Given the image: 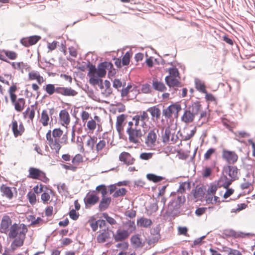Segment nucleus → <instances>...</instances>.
<instances>
[{"mask_svg": "<svg viewBox=\"0 0 255 255\" xmlns=\"http://www.w3.org/2000/svg\"><path fill=\"white\" fill-rule=\"evenodd\" d=\"M124 227H126V230H128L130 234L134 232L136 230V226L134 221L128 220L124 223Z\"/></svg>", "mask_w": 255, "mask_h": 255, "instance_id": "obj_45", "label": "nucleus"}, {"mask_svg": "<svg viewBox=\"0 0 255 255\" xmlns=\"http://www.w3.org/2000/svg\"><path fill=\"white\" fill-rule=\"evenodd\" d=\"M114 235V232L108 227L100 229L97 233L96 240L99 244L104 243L109 241Z\"/></svg>", "mask_w": 255, "mask_h": 255, "instance_id": "obj_8", "label": "nucleus"}, {"mask_svg": "<svg viewBox=\"0 0 255 255\" xmlns=\"http://www.w3.org/2000/svg\"><path fill=\"white\" fill-rule=\"evenodd\" d=\"M218 187L219 186H218L217 184H216V183H211L207 190L208 194L212 195H214L216 193Z\"/></svg>", "mask_w": 255, "mask_h": 255, "instance_id": "obj_56", "label": "nucleus"}, {"mask_svg": "<svg viewBox=\"0 0 255 255\" xmlns=\"http://www.w3.org/2000/svg\"><path fill=\"white\" fill-rule=\"evenodd\" d=\"M141 91L144 94H149L151 92V88L150 85L145 84L142 85L141 88Z\"/></svg>", "mask_w": 255, "mask_h": 255, "instance_id": "obj_62", "label": "nucleus"}, {"mask_svg": "<svg viewBox=\"0 0 255 255\" xmlns=\"http://www.w3.org/2000/svg\"><path fill=\"white\" fill-rule=\"evenodd\" d=\"M153 153L152 152H142L139 155V158L144 160H148L152 158Z\"/></svg>", "mask_w": 255, "mask_h": 255, "instance_id": "obj_61", "label": "nucleus"}, {"mask_svg": "<svg viewBox=\"0 0 255 255\" xmlns=\"http://www.w3.org/2000/svg\"><path fill=\"white\" fill-rule=\"evenodd\" d=\"M233 181L226 176H222L218 181L217 184L219 187L228 188L232 183Z\"/></svg>", "mask_w": 255, "mask_h": 255, "instance_id": "obj_34", "label": "nucleus"}, {"mask_svg": "<svg viewBox=\"0 0 255 255\" xmlns=\"http://www.w3.org/2000/svg\"><path fill=\"white\" fill-rule=\"evenodd\" d=\"M130 232L125 229H118L115 234L113 235L116 242H122L128 239L129 236Z\"/></svg>", "mask_w": 255, "mask_h": 255, "instance_id": "obj_24", "label": "nucleus"}, {"mask_svg": "<svg viewBox=\"0 0 255 255\" xmlns=\"http://www.w3.org/2000/svg\"><path fill=\"white\" fill-rule=\"evenodd\" d=\"M146 112L150 113L151 117L156 119H159L160 117L161 111L158 106H154L149 108Z\"/></svg>", "mask_w": 255, "mask_h": 255, "instance_id": "obj_39", "label": "nucleus"}, {"mask_svg": "<svg viewBox=\"0 0 255 255\" xmlns=\"http://www.w3.org/2000/svg\"><path fill=\"white\" fill-rule=\"evenodd\" d=\"M28 178L39 180L44 183L49 181V179L47 177L46 173L39 168L30 167L28 169Z\"/></svg>", "mask_w": 255, "mask_h": 255, "instance_id": "obj_6", "label": "nucleus"}, {"mask_svg": "<svg viewBox=\"0 0 255 255\" xmlns=\"http://www.w3.org/2000/svg\"><path fill=\"white\" fill-rule=\"evenodd\" d=\"M83 162V157L81 154L78 153L76 154L72 159V164H62V167L67 170L75 172L78 166Z\"/></svg>", "mask_w": 255, "mask_h": 255, "instance_id": "obj_11", "label": "nucleus"}, {"mask_svg": "<svg viewBox=\"0 0 255 255\" xmlns=\"http://www.w3.org/2000/svg\"><path fill=\"white\" fill-rule=\"evenodd\" d=\"M181 105L178 103H174L164 109L162 111L163 115L166 118H170L173 115L175 118L178 117L179 113L181 111Z\"/></svg>", "mask_w": 255, "mask_h": 255, "instance_id": "obj_10", "label": "nucleus"}, {"mask_svg": "<svg viewBox=\"0 0 255 255\" xmlns=\"http://www.w3.org/2000/svg\"><path fill=\"white\" fill-rule=\"evenodd\" d=\"M127 191L125 188H121L119 189H117L116 192L113 194L114 197H118L119 196H123L126 195Z\"/></svg>", "mask_w": 255, "mask_h": 255, "instance_id": "obj_60", "label": "nucleus"}, {"mask_svg": "<svg viewBox=\"0 0 255 255\" xmlns=\"http://www.w3.org/2000/svg\"><path fill=\"white\" fill-rule=\"evenodd\" d=\"M254 178L250 176L247 175L243 179V181L240 185V187L242 190L249 189L248 194H249L254 189Z\"/></svg>", "mask_w": 255, "mask_h": 255, "instance_id": "obj_20", "label": "nucleus"}, {"mask_svg": "<svg viewBox=\"0 0 255 255\" xmlns=\"http://www.w3.org/2000/svg\"><path fill=\"white\" fill-rule=\"evenodd\" d=\"M216 152V149L215 148H209L204 154V158L205 160H209L211 156L215 154Z\"/></svg>", "mask_w": 255, "mask_h": 255, "instance_id": "obj_55", "label": "nucleus"}, {"mask_svg": "<svg viewBox=\"0 0 255 255\" xmlns=\"http://www.w3.org/2000/svg\"><path fill=\"white\" fill-rule=\"evenodd\" d=\"M11 65L13 68L20 71L23 73V69L26 66V64L23 62H12Z\"/></svg>", "mask_w": 255, "mask_h": 255, "instance_id": "obj_46", "label": "nucleus"}, {"mask_svg": "<svg viewBox=\"0 0 255 255\" xmlns=\"http://www.w3.org/2000/svg\"><path fill=\"white\" fill-rule=\"evenodd\" d=\"M195 87L196 89L200 92L206 93L207 90L206 89V86L204 83L201 81L198 80L196 81Z\"/></svg>", "mask_w": 255, "mask_h": 255, "instance_id": "obj_52", "label": "nucleus"}, {"mask_svg": "<svg viewBox=\"0 0 255 255\" xmlns=\"http://www.w3.org/2000/svg\"><path fill=\"white\" fill-rule=\"evenodd\" d=\"M99 200V197L94 193H88L85 197L84 201L86 206H91L96 204Z\"/></svg>", "mask_w": 255, "mask_h": 255, "instance_id": "obj_26", "label": "nucleus"}, {"mask_svg": "<svg viewBox=\"0 0 255 255\" xmlns=\"http://www.w3.org/2000/svg\"><path fill=\"white\" fill-rule=\"evenodd\" d=\"M119 160L128 165H132L135 162V159L127 152H122L119 155Z\"/></svg>", "mask_w": 255, "mask_h": 255, "instance_id": "obj_29", "label": "nucleus"}, {"mask_svg": "<svg viewBox=\"0 0 255 255\" xmlns=\"http://www.w3.org/2000/svg\"><path fill=\"white\" fill-rule=\"evenodd\" d=\"M223 171L230 177L233 181L238 178L239 169L236 166L228 165L223 168Z\"/></svg>", "mask_w": 255, "mask_h": 255, "instance_id": "obj_17", "label": "nucleus"}, {"mask_svg": "<svg viewBox=\"0 0 255 255\" xmlns=\"http://www.w3.org/2000/svg\"><path fill=\"white\" fill-rule=\"evenodd\" d=\"M0 191L2 196L5 197L6 198L10 200L13 197V193L12 188L6 185L2 184L0 187Z\"/></svg>", "mask_w": 255, "mask_h": 255, "instance_id": "obj_32", "label": "nucleus"}, {"mask_svg": "<svg viewBox=\"0 0 255 255\" xmlns=\"http://www.w3.org/2000/svg\"><path fill=\"white\" fill-rule=\"evenodd\" d=\"M37 108L36 103L28 107L25 111L22 113L23 119L27 120L28 122H32L35 117V111Z\"/></svg>", "mask_w": 255, "mask_h": 255, "instance_id": "obj_16", "label": "nucleus"}, {"mask_svg": "<svg viewBox=\"0 0 255 255\" xmlns=\"http://www.w3.org/2000/svg\"><path fill=\"white\" fill-rule=\"evenodd\" d=\"M131 92H136V88L132 89V86L130 85L128 86L126 88L122 90L121 95L123 97H130V93Z\"/></svg>", "mask_w": 255, "mask_h": 255, "instance_id": "obj_44", "label": "nucleus"}, {"mask_svg": "<svg viewBox=\"0 0 255 255\" xmlns=\"http://www.w3.org/2000/svg\"><path fill=\"white\" fill-rule=\"evenodd\" d=\"M54 110L44 109L41 112L39 117V122L43 127H46L48 125L50 121V116H52Z\"/></svg>", "mask_w": 255, "mask_h": 255, "instance_id": "obj_15", "label": "nucleus"}, {"mask_svg": "<svg viewBox=\"0 0 255 255\" xmlns=\"http://www.w3.org/2000/svg\"><path fill=\"white\" fill-rule=\"evenodd\" d=\"M111 201V200L110 198L103 197L99 205V210L102 211L107 209L108 208Z\"/></svg>", "mask_w": 255, "mask_h": 255, "instance_id": "obj_41", "label": "nucleus"}, {"mask_svg": "<svg viewBox=\"0 0 255 255\" xmlns=\"http://www.w3.org/2000/svg\"><path fill=\"white\" fill-rule=\"evenodd\" d=\"M12 224V220L7 215H4L2 217L0 225V231L2 233L7 234L10 232Z\"/></svg>", "mask_w": 255, "mask_h": 255, "instance_id": "obj_14", "label": "nucleus"}, {"mask_svg": "<svg viewBox=\"0 0 255 255\" xmlns=\"http://www.w3.org/2000/svg\"><path fill=\"white\" fill-rule=\"evenodd\" d=\"M158 129L156 128H153L147 133L144 143L148 148L153 149L158 143Z\"/></svg>", "mask_w": 255, "mask_h": 255, "instance_id": "obj_7", "label": "nucleus"}, {"mask_svg": "<svg viewBox=\"0 0 255 255\" xmlns=\"http://www.w3.org/2000/svg\"><path fill=\"white\" fill-rule=\"evenodd\" d=\"M192 193L195 199H199L203 196V190L201 187H196L192 190Z\"/></svg>", "mask_w": 255, "mask_h": 255, "instance_id": "obj_50", "label": "nucleus"}, {"mask_svg": "<svg viewBox=\"0 0 255 255\" xmlns=\"http://www.w3.org/2000/svg\"><path fill=\"white\" fill-rule=\"evenodd\" d=\"M17 90V87L16 83H12L11 86L9 88L8 92L9 95L10 99L17 97L15 92Z\"/></svg>", "mask_w": 255, "mask_h": 255, "instance_id": "obj_49", "label": "nucleus"}, {"mask_svg": "<svg viewBox=\"0 0 255 255\" xmlns=\"http://www.w3.org/2000/svg\"><path fill=\"white\" fill-rule=\"evenodd\" d=\"M149 117L146 111H142L139 114L133 116L132 121L128 122L127 133L128 135V140L130 142L138 144L140 140L145 133V130L142 131L139 128L142 127L143 128H147V122Z\"/></svg>", "mask_w": 255, "mask_h": 255, "instance_id": "obj_1", "label": "nucleus"}, {"mask_svg": "<svg viewBox=\"0 0 255 255\" xmlns=\"http://www.w3.org/2000/svg\"><path fill=\"white\" fill-rule=\"evenodd\" d=\"M223 235L226 237H233L237 238L239 237H245L246 235H248L249 234H244L243 233H238L232 229H227L223 230Z\"/></svg>", "mask_w": 255, "mask_h": 255, "instance_id": "obj_31", "label": "nucleus"}, {"mask_svg": "<svg viewBox=\"0 0 255 255\" xmlns=\"http://www.w3.org/2000/svg\"><path fill=\"white\" fill-rule=\"evenodd\" d=\"M131 54L129 52H127L122 58L123 66L128 65L130 62Z\"/></svg>", "mask_w": 255, "mask_h": 255, "instance_id": "obj_54", "label": "nucleus"}, {"mask_svg": "<svg viewBox=\"0 0 255 255\" xmlns=\"http://www.w3.org/2000/svg\"><path fill=\"white\" fill-rule=\"evenodd\" d=\"M221 156L228 165L235 164L239 159V156L235 151L227 149L222 150Z\"/></svg>", "mask_w": 255, "mask_h": 255, "instance_id": "obj_9", "label": "nucleus"}, {"mask_svg": "<svg viewBox=\"0 0 255 255\" xmlns=\"http://www.w3.org/2000/svg\"><path fill=\"white\" fill-rule=\"evenodd\" d=\"M71 118L68 111L64 109L60 111L59 114V121L60 124L66 128L70 124Z\"/></svg>", "mask_w": 255, "mask_h": 255, "instance_id": "obj_23", "label": "nucleus"}, {"mask_svg": "<svg viewBox=\"0 0 255 255\" xmlns=\"http://www.w3.org/2000/svg\"><path fill=\"white\" fill-rule=\"evenodd\" d=\"M10 101L15 110L18 112H22L25 107V99L23 98L17 99V97H15L10 99Z\"/></svg>", "mask_w": 255, "mask_h": 255, "instance_id": "obj_22", "label": "nucleus"}, {"mask_svg": "<svg viewBox=\"0 0 255 255\" xmlns=\"http://www.w3.org/2000/svg\"><path fill=\"white\" fill-rule=\"evenodd\" d=\"M40 39V36L34 35L22 38L20 43L25 47H29L35 44Z\"/></svg>", "mask_w": 255, "mask_h": 255, "instance_id": "obj_28", "label": "nucleus"}, {"mask_svg": "<svg viewBox=\"0 0 255 255\" xmlns=\"http://www.w3.org/2000/svg\"><path fill=\"white\" fill-rule=\"evenodd\" d=\"M43 89L50 96L57 92V87H55L54 84H46L43 87Z\"/></svg>", "mask_w": 255, "mask_h": 255, "instance_id": "obj_42", "label": "nucleus"}, {"mask_svg": "<svg viewBox=\"0 0 255 255\" xmlns=\"http://www.w3.org/2000/svg\"><path fill=\"white\" fill-rule=\"evenodd\" d=\"M88 223L90 224L93 231L95 232L97 230L98 228V222L95 220V219L92 218L89 220Z\"/></svg>", "mask_w": 255, "mask_h": 255, "instance_id": "obj_57", "label": "nucleus"}, {"mask_svg": "<svg viewBox=\"0 0 255 255\" xmlns=\"http://www.w3.org/2000/svg\"><path fill=\"white\" fill-rule=\"evenodd\" d=\"M146 177L148 180L151 181L153 182L156 183L161 181L164 179V177L156 175L154 174H147Z\"/></svg>", "mask_w": 255, "mask_h": 255, "instance_id": "obj_48", "label": "nucleus"}, {"mask_svg": "<svg viewBox=\"0 0 255 255\" xmlns=\"http://www.w3.org/2000/svg\"><path fill=\"white\" fill-rule=\"evenodd\" d=\"M97 141V137L95 136H90L89 138L87 140L86 145L89 147L91 149H93Z\"/></svg>", "mask_w": 255, "mask_h": 255, "instance_id": "obj_51", "label": "nucleus"}, {"mask_svg": "<svg viewBox=\"0 0 255 255\" xmlns=\"http://www.w3.org/2000/svg\"><path fill=\"white\" fill-rule=\"evenodd\" d=\"M127 117L126 115L122 114L117 117L116 128L120 134H122L124 132L125 125V121Z\"/></svg>", "mask_w": 255, "mask_h": 255, "instance_id": "obj_27", "label": "nucleus"}, {"mask_svg": "<svg viewBox=\"0 0 255 255\" xmlns=\"http://www.w3.org/2000/svg\"><path fill=\"white\" fill-rule=\"evenodd\" d=\"M69 215L70 218L73 220H77L79 217V213H77L74 209L71 210L69 212Z\"/></svg>", "mask_w": 255, "mask_h": 255, "instance_id": "obj_63", "label": "nucleus"}, {"mask_svg": "<svg viewBox=\"0 0 255 255\" xmlns=\"http://www.w3.org/2000/svg\"><path fill=\"white\" fill-rule=\"evenodd\" d=\"M102 216L104 217L107 222L109 223L111 225H114L117 224V222L115 219L109 216V215L107 213H103L102 214Z\"/></svg>", "mask_w": 255, "mask_h": 255, "instance_id": "obj_58", "label": "nucleus"}, {"mask_svg": "<svg viewBox=\"0 0 255 255\" xmlns=\"http://www.w3.org/2000/svg\"><path fill=\"white\" fill-rule=\"evenodd\" d=\"M63 131L60 128H54L52 131L49 130L46 134V138L48 144L52 151L56 154H59L62 147L61 137Z\"/></svg>", "mask_w": 255, "mask_h": 255, "instance_id": "obj_4", "label": "nucleus"}, {"mask_svg": "<svg viewBox=\"0 0 255 255\" xmlns=\"http://www.w3.org/2000/svg\"><path fill=\"white\" fill-rule=\"evenodd\" d=\"M152 86L154 89L161 92H164L167 89L162 82L159 81L156 79H154L152 80Z\"/></svg>", "mask_w": 255, "mask_h": 255, "instance_id": "obj_37", "label": "nucleus"}, {"mask_svg": "<svg viewBox=\"0 0 255 255\" xmlns=\"http://www.w3.org/2000/svg\"><path fill=\"white\" fill-rule=\"evenodd\" d=\"M56 94L64 96H75L77 92L71 87H57Z\"/></svg>", "mask_w": 255, "mask_h": 255, "instance_id": "obj_25", "label": "nucleus"}, {"mask_svg": "<svg viewBox=\"0 0 255 255\" xmlns=\"http://www.w3.org/2000/svg\"><path fill=\"white\" fill-rule=\"evenodd\" d=\"M9 127L11 128L15 137L22 135L25 131L23 124L20 123L18 125L17 121L14 118L12 119Z\"/></svg>", "mask_w": 255, "mask_h": 255, "instance_id": "obj_13", "label": "nucleus"}, {"mask_svg": "<svg viewBox=\"0 0 255 255\" xmlns=\"http://www.w3.org/2000/svg\"><path fill=\"white\" fill-rule=\"evenodd\" d=\"M169 75L165 78V81L169 87H181L180 76L177 68L173 67L168 69Z\"/></svg>", "mask_w": 255, "mask_h": 255, "instance_id": "obj_5", "label": "nucleus"}, {"mask_svg": "<svg viewBox=\"0 0 255 255\" xmlns=\"http://www.w3.org/2000/svg\"><path fill=\"white\" fill-rule=\"evenodd\" d=\"M195 115L190 110H185L182 116V121L185 123H190L193 121Z\"/></svg>", "mask_w": 255, "mask_h": 255, "instance_id": "obj_38", "label": "nucleus"}, {"mask_svg": "<svg viewBox=\"0 0 255 255\" xmlns=\"http://www.w3.org/2000/svg\"><path fill=\"white\" fill-rule=\"evenodd\" d=\"M28 78L29 81L35 80L38 84L41 85L45 81V79L41 75L40 72L36 70H31L29 72Z\"/></svg>", "mask_w": 255, "mask_h": 255, "instance_id": "obj_21", "label": "nucleus"}, {"mask_svg": "<svg viewBox=\"0 0 255 255\" xmlns=\"http://www.w3.org/2000/svg\"><path fill=\"white\" fill-rule=\"evenodd\" d=\"M103 88H100L102 93L106 96H109L112 93L110 82L108 80H105L104 83H103Z\"/></svg>", "mask_w": 255, "mask_h": 255, "instance_id": "obj_40", "label": "nucleus"}, {"mask_svg": "<svg viewBox=\"0 0 255 255\" xmlns=\"http://www.w3.org/2000/svg\"><path fill=\"white\" fill-rule=\"evenodd\" d=\"M27 198L31 205H33L36 204L37 197L34 193L29 192L27 194Z\"/></svg>", "mask_w": 255, "mask_h": 255, "instance_id": "obj_53", "label": "nucleus"}, {"mask_svg": "<svg viewBox=\"0 0 255 255\" xmlns=\"http://www.w3.org/2000/svg\"><path fill=\"white\" fill-rule=\"evenodd\" d=\"M96 121L100 122V118L97 116H94V119H91L87 123V127L90 132L93 133L97 127Z\"/></svg>", "mask_w": 255, "mask_h": 255, "instance_id": "obj_36", "label": "nucleus"}, {"mask_svg": "<svg viewBox=\"0 0 255 255\" xmlns=\"http://www.w3.org/2000/svg\"><path fill=\"white\" fill-rule=\"evenodd\" d=\"M152 224V221L144 217H141L137 220V225L145 228H150Z\"/></svg>", "mask_w": 255, "mask_h": 255, "instance_id": "obj_35", "label": "nucleus"}, {"mask_svg": "<svg viewBox=\"0 0 255 255\" xmlns=\"http://www.w3.org/2000/svg\"><path fill=\"white\" fill-rule=\"evenodd\" d=\"M178 232L179 235H184L185 236H188L187 232L188 229L185 227H178Z\"/></svg>", "mask_w": 255, "mask_h": 255, "instance_id": "obj_64", "label": "nucleus"}, {"mask_svg": "<svg viewBox=\"0 0 255 255\" xmlns=\"http://www.w3.org/2000/svg\"><path fill=\"white\" fill-rule=\"evenodd\" d=\"M173 131L174 130L172 129L170 127H167L165 128L162 135L163 142L174 144L176 142L178 137L174 135V132H173Z\"/></svg>", "mask_w": 255, "mask_h": 255, "instance_id": "obj_12", "label": "nucleus"}, {"mask_svg": "<svg viewBox=\"0 0 255 255\" xmlns=\"http://www.w3.org/2000/svg\"><path fill=\"white\" fill-rule=\"evenodd\" d=\"M3 52L5 56L11 60H14L17 57V54L14 51L3 50Z\"/></svg>", "mask_w": 255, "mask_h": 255, "instance_id": "obj_59", "label": "nucleus"}, {"mask_svg": "<svg viewBox=\"0 0 255 255\" xmlns=\"http://www.w3.org/2000/svg\"><path fill=\"white\" fill-rule=\"evenodd\" d=\"M112 67V63L108 62L100 63L97 68L95 65L89 63L88 65L89 72L87 74L89 83L93 86L98 85L100 88H103V80L101 78L105 76L106 70L111 69Z\"/></svg>", "mask_w": 255, "mask_h": 255, "instance_id": "obj_2", "label": "nucleus"}, {"mask_svg": "<svg viewBox=\"0 0 255 255\" xmlns=\"http://www.w3.org/2000/svg\"><path fill=\"white\" fill-rule=\"evenodd\" d=\"M190 183L189 182H184L180 184L178 192L182 194L186 192V190L190 189Z\"/></svg>", "mask_w": 255, "mask_h": 255, "instance_id": "obj_47", "label": "nucleus"}, {"mask_svg": "<svg viewBox=\"0 0 255 255\" xmlns=\"http://www.w3.org/2000/svg\"><path fill=\"white\" fill-rule=\"evenodd\" d=\"M140 237L139 234H136L130 238L131 244L135 248H142L144 246V243Z\"/></svg>", "mask_w": 255, "mask_h": 255, "instance_id": "obj_33", "label": "nucleus"}, {"mask_svg": "<svg viewBox=\"0 0 255 255\" xmlns=\"http://www.w3.org/2000/svg\"><path fill=\"white\" fill-rule=\"evenodd\" d=\"M185 202V198L184 196H178L168 204V207L170 210L173 211L179 209Z\"/></svg>", "mask_w": 255, "mask_h": 255, "instance_id": "obj_19", "label": "nucleus"}, {"mask_svg": "<svg viewBox=\"0 0 255 255\" xmlns=\"http://www.w3.org/2000/svg\"><path fill=\"white\" fill-rule=\"evenodd\" d=\"M201 105L200 102L197 101L192 104V105L189 107V110H190L191 112L195 116L198 114L201 111Z\"/></svg>", "mask_w": 255, "mask_h": 255, "instance_id": "obj_43", "label": "nucleus"}, {"mask_svg": "<svg viewBox=\"0 0 255 255\" xmlns=\"http://www.w3.org/2000/svg\"><path fill=\"white\" fill-rule=\"evenodd\" d=\"M27 231V226L24 224L14 223L11 226L8 236L9 239H13L11 244L12 250L23 246Z\"/></svg>", "mask_w": 255, "mask_h": 255, "instance_id": "obj_3", "label": "nucleus"}, {"mask_svg": "<svg viewBox=\"0 0 255 255\" xmlns=\"http://www.w3.org/2000/svg\"><path fill=\"white\" fill-rule=\"evenodd\" d=\"M46 190L44 191L41 195V199L44 204H49L51 200V195H54V192L50 188H48L47 186H45Z\"/></svg>", "mask_w": 255, "mask_h": 255, "instance_id": "obj_30", "label": "nucleus"}, {"mask_svg": "<svg viewBox=\"0 0 255 255\" xmlns=\"http://www.w3.org/2000/svg\"><path fill=\"white\" fill-rule=\"evenodd\" d=\"M99 141L95 145V149L97 152H99L104 149L110 142V138L109 137L107 133H104L103 134L102 137H99Z\"/></svg>", "mask_w": 255, "mask_h": 255, "instance_id": "obj_18", "label": "nucleus"}]
</instances>
